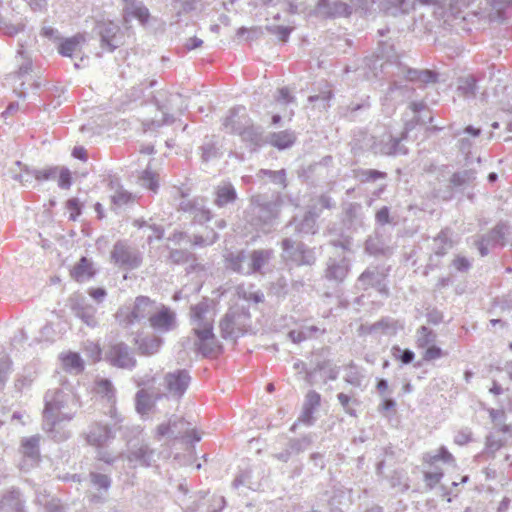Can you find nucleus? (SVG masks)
Returning a JSON list of instances; mask_svg holds the SVG:
<instances>
[{
  "label": "nucleus",
  "mask_w": 512,
  "mask_h": 512,
  "mask_svg": "<svg viewBox=\"0 0 512 512\" xmlns=\"http://www.w3.org/2000/svg\"><path fill=\"white\" fill-rule=\"evenodd\" d=\"M139 181L142 186L148 188L153 192H156L158 189V181L156 179V174H154L148 168L145 171H143L142 175L139 178Z\"/></svg>",
  "instance_id": "8fccbe9b"
},
{
  "label": "nucleus",
  "mask_w": 512,
  "mask_h": 512,
  "mask_svg": "<svg viewBox=\"0 0 512 512\" xmlns=\"http://www.w3.org/2000/svg\"><path fill=\"white\" fill-rule=\"evenodd\" d=\"M72 310L85 324L90 327L96 326V308L94 306L78 301L72 305Z\"/></svg>",
  "instance_id": "393cba45"
},
{
  "label": "nucleus",
  "mask_w": 512,
  "mask_h": 512,
  "mask_svg": "<svg viewBox=\"0 0 512 512\" xmlns=\"http://www.w3.org/2000/svg\"><path fill=\"white\" fill-rule=\"evenodd\" d=\"M11 363L8 358L0 359V390L3 388L10 373Z\"/></svg>",
  "instance_id": "e2e57ef3"
},
{
  "label": "nucleus",
  "mask_w": 512,
  "mask_h": 512,
  "mask_svg": "<svg viewBox=\"0 0 512 512\" xmlns=\"http://www.w3.org/2000/svg\"><path fill=\"white\" fill-rule=\"evenodd\" d=\"M39 443V435L23 438L21 441V453L24 457V464L28 467L36 465L40 460Z\"/></svg>",
  "instance_id": "a211bd4d"
},
{
  "label": "nucleus",
  "mask_w": 512,
  "mask_h": 512,
  "mask_svg": "<svg viewBox=\"0 0 512 512\" xmlns=\"http://www.w3.org/2000/svg\"><path fill=\"white\" fill-rule=\"evenodd\" d=\"M16 58L19 62V68L16 73V77L21 78L22 76L28 74L31 71L32 61L30 57L26 54V51L23 49L22 45L21 48L17 51Z\"/></svg>",
  "instance_id": "37998d69"
},
{
  "label": "nucleus",
  "mask_w": 512,
  "mask_h": 512,
  "mask_svg": "<svg viewBox=\"0 0 512 512\" xmlns=\"http://www.w3.org/2000/svg\"><path fill=\"white\" fill-rule=\"evenodd\" d=\"M353 7L341 0H317L315 6L308 12L310 17L321 20L349 17Z\"/></svg>",
  "instance_id": "423d86ee"
},
{
  "label": "nucleus",
  "mask_w": 512,
  "mask_h": 512,
  "mask_svg": "<svg viewBox=\"0 0 512 512\" xmlns=\"http://www.w3.org/2000/svg\"><path fill=\"white\" fill-rule=\"evenodd\" d=\"M267 30L276 35L279 40L286 42L292 29L284 26H267Z\"/></svg>",
  "instance_id": "680f3d73"
},
{
  "label": "nucleus",
  "mask_w": 512,
  "mask_h": 512,
  "mask_svg": "<svg viewBox=\"0 0 512 512\" xmlns=\"http://www.w3.org/2000/svg\"><path fill=\"white\" fill-rule=\"evenodd\" d=\"M79 407L75 395L67 388L49 390L45 395L43 429L55 441H64L70 432L62 429V422H69Z\"/></svg>",
  "instance_id": "f257e3e1"
},
{
  "label": "nucleus",
  "mask_w": 512,
  "mask_h": 512,
  "mask_svg": "<svg viewBox=\"0 0 512 512\" xmlns=\"http://www.w3.org/2000/svg\"><path fill=\"white\" fill-rule=\"evenodd\" d=\"M385 275L377 267L367 268L358 278V282L363 289L375 287L381 293H387L383 284Z\"/></svg>",
  "instance_id": "aec40b11"
},
{
  "label": "nucleus",
  "mask_w": 512,
  "mask_h": 512,
  "mask_svg": "<svg viewBox=\"0 0 512 512\" xmlns=\"http://www.w3.org/2000/svg\"><path fill=\"white\" fill-rule=\"evenodd\" d=\"M200 151L203 162H208L219 157L220 153L216 147L215 137H206L203 144L200 146Z\"/></svg>",
  "instance_id": "ea45409f"
},
{
  "label": "nucleus",
  "mask_w": 512,
  "mask_h": 512,
  "mask_svg": "<svg viewBox=\"0 0 512 512\" xmlns=\"http://www.w3.org/2000/svg\"><path fill=\"white\" fill-rule=\"evenodd\" d=\"M313 436L311 434L303 436L302 438L290 439L287 443V448L291 455H297L307 450L313 443Z\"/></svg>",
  "instance_id": "58836bf2"
},
{
  "label": "nucleus",
  "mask_w": 512,
  "mask_h": 512,
  "mask_svg": "<svg viewBox=\"0 0 512 512\" xmlns=\"http://www.w3.org/2000/svg\"><path fill=\"white\" fill-rule=\"evenodd\" d=\"M84 37L81 35L74 36L66 39L58 46V52L65 57H72V55L80 50Z\"/></svg>",
  "instance_id": "4c0bfd02"
},
{
  "label": "nucleus",
  "mask_w": 512,
  "mask_h": 512,
  "mask_svg": "<svg viewBox=\"0 0 512 512\" xmlns=\"http://www.w3.org/2000/svg\"><path fill=\"white\" fill-rule=\"evenodd\" d=\"M452 232L446 228L433 239V251L437 256H444L453 247Z\"/></svg>",
  "instance_id": "c85d7f7f"
},
{
  "label": "nucleus",
  "mask_w": 512,
  "mask_h": 512,
  "mask_svg": "<svg viewBox=\"0 0 512 512\" xmlns=\"http://www.w3.org/2000/svg\"><path fill=\"white\" fill-rule=\"evenodd\" d=\"M262 133L261 127L255 126L251 120L239 136L243 142H246L250 146H259L264 142Z\"/></svg>",
  "instance_id": "7c9ffc66"
},
{
  "label": "nucleus",
  "mask_w": 512,
  "mask_h": 512,
  "mask_svg": "<svg viewBox=\"0 0 512 512\" xmlns=\"http://www.w3.org/2000/svg\"><path fill=\"white\" fill-rule=\"evenodd\" d=\"M288 337L293 341L294 343H300L308 338H310L306 328H302L300 330H292L288 333Z\"/></svg>",
  "instance_id": "69168bd1"
},
{
  "label": "nucleus",
  "mask_w": 512,
  "mask_h": 512,
  "mask_svg": "<svg viewBox=\"0 0 512 512\" xmlns=\"http://www.w3.org/2000/svg\"><path fill=\"white\" fill-rule=\"evenodd\" d=\"M214 203L218 207H225L237 199V193L231 183H222L216 188Z\"/></svg>",
  "instance_id": "b1692460"
},
{
  "label": "nucleus",
  "mask_w": 512,
  "mask_h": 512,
  "mask_svg": "<svg viewBox=\"0 0 512 512\" xmlns=\"http://www.w3.org/2000/svg\"><path fill=\"white\" fill-rule=\"evenodd\" d=\"M338 401L340 402L341 406L343 407L344 411L351 415L356 416V411L351 407L350 404L356 405L358 404L357 399H352L350 396L344 393H339L337 395Z\"/></svg>",
  "instance_id": "864d4df0"
},
{
  "label": "nucleus",
  "mask_w": 512,
  "mask_h": 512,
  "mask_svg": "<svg viewBox=\"0 0 512 512\" xmlns=\"http://www.w3.org/2000/svg\"><path fill=\"white\" fill-rule=\"evenodd\" d=\"M387 174L385 172L374 170V169H365L359 172V177L361 181H376L378 179L386 178Z\"/></svg>",
  "instance_id": "5fc2aeb1"
},
{
  "label": "nucleus",
  "mask_w": 512,
  "mask_h": 512,
  "mask_svg": "<svg viewBox=\"0 0 512 512\" xmlns=\"http://www.w3.org/2000/svg\"><path fill=\"white\" fill-rule=\"evenodd\" d=\"M98 451H97V458L100 460V461H103L107 464H112L114 463L117 459L121 458L122 457V453H118V454H115L113 455L111 452L103 449V447H98Z\"/></svg>",
  "instance_id": "052dcab7"
},
{
  "label": "nucleus",
  "mask_w": 512,
  "mask_h": 512,
  "mask_svg": "<svg viewBox=\"0 0 512 512\" xmlns=\"http://www.w3.org/2000/svg\"><path fill=\"white\" fill-rule=\"evenodd\" d=\"M247 253L240 251L238 253H230L226 257V266L234 272L243 275H250L249 265L245 266V262L248 261Z\"/></svg>",
  "instance_id": "cd10ccee"
},
{
  "label": "nucleus",
  "mask_w": 512,
  "mask_h": 512,
  "mask_svg": "<svg viewBox=\"0 0 512 512\" xmlns=\"http://www.w3.org/2000/svg\"><path fill=\"white\" fill-rule=\"evenodd\" d=\"M508 227L504 223L497 224L489 233L477 238L474 245L478 248L481 256H486L489 246L504 245Z\"/></svg>",
  "instance_id": "4468645a"
},
{
  "label": "nucleus",
  "mask_w": 512,
  "mask_h": 512,
  "mask_svg": "<svg viewBox=\"0 0 512 512\" xmlns=\"http://www.w3.org/2000/svg\"><path fill=\"white\" fill-rule=\"evenodd\" d=\"M476 180V172L472 169H465L455 172L450 178V184L456 188H466Z\"/></svg>",
  "instance_id": "f704fd0d"
},
{
  "label": "nucleus",
  "mask_w": 512,
  "mask_h": 512,
  "mask_svg": "<svg viewBox=\"0 0 512 512\" xmlns=\"http://www.w3.org/2000/svg\"><path fill=\"white\" fill-rule=\"evenodd\" d=\"M478 91L477 79L474 75L460 77L457 83V94L465 99H471L476 96Z\"/></svg>",
  "instance_id": "bb28decb"
},
{
  "label": "nucleus",
  "mask_w": 512,
  "mask_h": 512,
  "mask_svg": "<svg viewBox=\"0 0 512 512\" xmlns=\"http://www.w3.org/2000/svg\"><path fill=\"white\" fill-rule=\"evenodd\" d=\"M192 258L193 255L186 250L172 249L169 254V260L173 264L187 263Z\"/></svg>",
  "instance_id": "603ef678"
},
{
  "label": "nucleus",
  "mask_w": 512,
  "mask_h": 512,
  "mask_svg": "<svg viewBox=\"0 0 512 512\" xmlns=\"http://www.w3.org/2000/svg\"><path fill=\"white\" fill-rule=\"evenodd\" d=\"M250 121L244 107H234L223 118L222 127L227 133L239 135Z\"/></svg>",
  "instance_id": "2eb2a0df"
},
{
  "label": "nucleus",
  "mask_w": 512,
  "mask_h": 512,
  "mask_svg": "<svg viewBox=\"0 0 512 512\" xmlns=\"http://www.w3.org/2000/svg\"><path fill=\"white\" fill-rule=\"evenodd\" d=\"M90 481L94 487L103 489L104 491H107L111 486V479L106 474L91 472Z\"/></svg>",
  "instance_id": "09e8293b"
},
{
  "label": "nucleus",
  "mask_w": 512,
  "mask_h": 512,
  "mask_svg": "<svg viewBox=\"0 0 512 512\" xmlns=\"http://www.w3.org/2000/svg\"><path fill=\"white\" fill-rule=\"evenodd\" d=\"M23 504L18 491H11L0 501V512H22Z\"/></svg>",
  "instance_id": "2f4dec72"
},
{
  "label": "nucleus",
  "mask_w": 512,
  "mask_h": 512,
  "mask_svg": "<svg viewBox=\"0 0 512 512\" xmlns=\"http://www.w3.org/2000/svg\"><path fill=\"white\" fill-rule=\"evenodd\" d=\"M282 199L279 193L268 196L267 194H257L251 197V212L253 218L251 224L258 229H264L277 218Z\"/></svg>",
  "instance_id": "7ed1b4c3"
},
{
  "label": "nucleus",
  "mask_w": 512,
  "mask_h": 512,
  "mask_svg": "<svg viewBox=\"0 0 512 512\" xmlns=\"http://www.w3.org/2000/svg\"><path fill=\"white\" fill-rule=\"evenodd\" d=\"M392 350L393 355L403 364H409L414 360V352L409 349L401 350L399 347H393Z\"/></svg>",
  "instance_id": "4d7b16f0"
},
{
  "label": "nucleus",
  "mask_w": 512,
  "mask_h": 512,
  "mask_svg": "<svg viewBox=\"0 0 512 512\" xmlns=\"http://www.w3.org/2000/svg\"><path fill=\"white\" fill-rule=\"evenodd\" d=\"M63 367L66 371L78 374L83 371L84 363L79 354L69 352L61 356Z\"/></svg>",
  "instance_id": "e433bc0d"
},
{
  "label": "nucleus",
  "mask_w": 512,
  "mask_h": 512,
  "mask_svg": "<svg viewBox=\"0 0 512 512\" xmlns=\"http://www.w3.org/2000/svg\"><path fill=\"white\" fill-rule=\"evenodd\" d=\"M282 248L285 257L289 258L297 265H313L316 261L313 250L303 243H295L291 239L285 238L282 241Z\"/></svg>",
  "instance_id": "f8f14e48"
},
{
  "label": "nucleus",
  "mask_w": 512,
  "mask_h": 512,
  "mask_svg": "<svg viewBox=\"0 0 512 512\" xmlns=\"http://www.w3.org/2000/svg\"><path fill=\"white\" fill-rule=\"evenodd\" d=\"M96 31L101 38V46L110 52L123 43L119 26L111 21L97 23Z\"/></svg>",
  "instance_id": "ddd939ff"
},
{
  "label": "nucleus",
  "mask_w": 512,
  "mask_h": 512,
  "mask_svg": "<svg viewBox=\"0 0 512 512\" xmlns=\"http://www.w3.org/2000/svg\"><path fill=\"white\" fill-rule=\"evenodd\" d=\"M443 473L441 471H433L425 473V481L427 486L432 489L441 480Z\"/></svg>",
  "instance_id": "338daca9"
},
{
  "label": "nucleus",
  "mask_w": 512,
  "mask_h": 512,
  "mask_svg": "<svg viewBox=\"0 0 512 512\" xmlns=\"http://www.w3.org/2000/svg\"><path fill=\"white\" fill-rule=\"evenodd\" d=\"M135 401L136 410L142 415L148 413L153 405L150 395L143 389L137 392Z\"/></svg>",
  "instance_id": "c03bdc74"
},
{
  "label": "nucleus",
  "mask_w": 512,
  "mask_h": 512,
  "mask_svg": "<svg viewBox=\"0 0 512 512\" xmlns=\"http://www.w3.org/2000/svg\"><path fill=\"white\" fill-rule=\"evenodd\" d=\"M349 272V260L346 257H341L339 260L330 258L327 262L325 270V277L328 280L335 282H342Z\"/></svg>",
  "instance_id": "412c9836"
},
{
  "label": "nucleus",
  "mask_w": 512,
  "mask_h": 512,
  "mask_svg": "<svg viewBox=\"0 0 512 512\" xmlns=\"http://www.w3.org/2000/svg\"><path fill=\"white\" fill-rule=\"evenodd\" d=\"M111 259L116 265L133 270L141 265L142 254L137 248L128 245L126 242L118 241L111 251Z\"/></svg>",
  "instance_id": "6e6552de"
},
{
  "label": "nucleus",
  "mask_w": 512,
  "mask_h": 512,
  "mask_svg": "<svg viewBox=\"0 0 512 512\" xmlns=\"http://www.w3.org/2000/svg\"><path fill=\"white\" fill-rule=\"evenodd\" d=\"M58 173L57 167H51L43 170H29L28 168H25L24 173L20 174L17 179L21 183L28 182V176H33L36 180L42 181V180H49L56 178Z\"/></svg>",
  "instance_id": "72a5a7b5"
},
{
  "label": "nucleus",
  "mask_w": 512,
  "mask_h": 512,
  "mask_svg": "<svg viewBox=\"0 0 512 512\" xmlns=\"http://www.w3.org/2000/svg\"><path fill=\"white\" fill-rule=\"evenodd\" d=\"M296 230L303 234H314L316 231V215L309 211L303 219L295 226Z\"/></svg>",
  "instance_id": "a19ab883"
},
{
  "label": "nucleus",
  "mask_w": 512,
  "mask_h": 512,
  "mask_svg": "<svg viewBox=\"0 0 512 512\" xmlns=\"http://www.w3.org/2000/svg\"><path fill=\"white\" fill-rule=\"evenodd\" d=\"M294 139V135L288 131L274 133L271 136L272 144L280 149L289 147L294 142Z\"/></svg>",
  "instance_id": "49530a36"
},
{
  "label": "nucleus",
  "mask_w": 512,
  "mask_h": 512,
  "mask_svg": "<svg viewBox=\"0 0 512 512\" xmlns=\"http://www.w3.org/2000/svg\"><path fill=\"white\" fill-rule=\"evenodd\" d=\"M95 274L92 262L86 257H82L71 270V277L77 282H84L92 278Z\"/></svg>",
  "instance_id": "a878e982"
},
{
  "label": "nucleus",
  "mask_w": 512,
  "mask_h": 512,
  "mask_svg": "<svg viewBox=\"0 0 512 512\" xmlns=\"http://www.w3.org/2000/svg\"><path fill=\"white\" fill-rule=\"evenodd\" d=\"M133 200L134 196L130 192H128L127 190L123 189L118 185L114 194L111 195L112 207L114 209L120 208Z\"/></svg>",
  "instance_id": "79ce46f5"
},
{
  "label": "nucleus",
  "mask_w": 512,
  "mask_h": 512,
  "mask_svg": "<svg viewBox=\"0 0 512 512\" xmlns=\"http://www.w3.org/2000/svg\"><path fill=\"white\" fill-rule=\"evenodd\" d=\"M106 358L113 366L122 369L132 370L137 364L133 351L124 342L110 344Z\"/></svg>",
  "instance_id": "9d476101"
},
{
  "label": "nucleus",
  "mask_w": 512,
  "mask_h": 512,
  "mask_svg": "<svg viewBox=\"0 0 512 512\" xmlns=\"http://www.w3.org/2000/svg\"><path fill=\"white\" fill-rule=\"evenodd\" d=\"M154 450L151 449L148 445L142 444L137 449L132 450L127 459L129 462H137L144 466H150L152 462H154Z\"/></svg>",
  "instance_id": "c756f323"
},
{
  "label": "nucleus",
  "mask_w": 512,
  "mask_h": 512,
  "mask_svg": "<svg viewBox=\"0 0 512 512\" xmlns=\"http://www.w3.org/2000/svg\"><path fill=\"white\" fill-rule=\"evenodd\" d=\"M352 3L353 9L355 8L356 12H360L361 14H368L371 12V9L374 5V0H350Z\"/></svg>",
  "instance_id": "6e6d98bb"
},
{
  "label": "nucleus",
  "mask_w": 512,
  "mask_h": 512,
  "mask_svg": "<svg viewBox=\"0 0 512 512\" xmlns=\"http://www.w3.org/2000/svg\"><path fill=\"white\" fill-rule=\"evenodd\" d=\"M320 394L316 391H309L305 397L303 406L309 409L316 410L320 405Z\"/></svg>",
  "instance_id": "bf43d9fd"
},
{
  "label": "nucleus",
  "mask_w": 512,
  "mask_h": 512,
  "mask_svg": "<svg viewBox=\"0 0 512 512\" xmlns=\"http://www.w3.org/2000/svg\"><path fill=\"white\" fill-rule=\"evenodd\" d=\"M97 393L102 395V397L110 404L109 414L111 418L115 420V424L120 422V418L118 417L116 408L114 407L115 389L112 383L107 379H101L97 382Z\"/></svg>",
  "instance_id": "5701e85b"
},
{
  "label": "nucleus",
  "mask_w": 512,
  "mask_h": 512,
  "mask_svg": "<svg viewBox=\"0 0 512 512\" xmlns=\"http://www.w3.org/2000/svg\"><path fill=\"white\" fill-rule=\"evenodd\" d=\"M403 324L398 320H394L392 318H382L381 320L375 322L371 325L370 331L376 332L381 331L387 335H395L399 330L403 329Z\"/></svg>",
  "instance_id": "473e14b6"
},
{
  "label": "nucleus",
  "mask_w": 512,
  "mask_h": 512,
  "mask_svg": "<svg viewBox=\"0 0 512 512\" xmlns=\"http://www.w3.org/2000/svg\"><path fill=\"white\" fill-rule=\"evenodd\" d=\"M316 370L323 371L329 380H335L339 373L338 367L329 360L317 363Z\"/></svg>",
  "instance_id": "3c124183"
},
{
  "label": "nucleus",
  "mask_w": 512,
  "mask_h": 512,
  "mask_svg": "<svg viewBox=\"0 0 512 512\" xmlns=\"http://www.w3.org/2000/svg\"><path fill=\"white\" fill-rule=\"evenodd\" d=\"M443 355H444V353L441 348L432 345L426 349L423 357L425 360L431 361V360L438 359V358L442 357Z\"/></svg>",
  "instance_id": "774afa93"
},
{
  "label": "nucleus",
  "mask_w": 512,
  "mask_h": 512,
  "mask_svg": "<svg viewBox=\"0 0 512 512\" xmlns=\"http://www.w3.org/2000/svg\"><path fill=\"white\" fill-rule=\"evenodd\" d=\"M155 104L161 111L163 118L161 124H170L174 121L175 112L183 113L187 108L184 97L179 93H168L167 91H158L154 96Z\"/></svg>",
  "instance_id": "39448f33"
},
{
  "label": "nucleus",
  "mask_w": 512,
  "mask_h": 512,
  "mask_svg": "<svg viewBox=\"0 0 512 512\" xmlns=\"http://www.w3.org/2000/svg\"><path fill=\"white\" fill-rule=\"evenodd\" d=\"M367 146L374 154L394 156L406 154L407 149L389 132L380 135H372L368 139Z\"/></svg>",
  "instance_id": "0eeeda50"
},
{
  "label": "nucleus",
  "mask_w": 512,
  "mask_h": 512,
  "mask_svg": "<svg viewBox=\"0 0 512 512\" xmlns=\"http://www.w3.org/2000/svg\"><path fill=\"white\" fill-rule=\"evenodd\" d=\"M123 1V19L126 23L132 19H137L141 23L147 22L149 11L145 5L138 0H122Z\"/></svg>",
  "instance_id": "6ab92c4d"
},
{
  "label": "nucleus",
  "mask_w": 512,
  "mask_h": 512,
  "mask_svg": "<svg viewBox=\"0 0 512 512\" xmlns=\"http://www.w3.org/2000/svg\"><path fill=\"white\" fill-rule=\"evenodd\" d=\"M59 171L58 185L63 189H68L71 186V173L67 168H61Z\"/></svg>",
  "instance_id": "0e129e2a"
},
{
  "label": "nucleus",
  "mask_w": 512,
  "mask_h": 512,
  "mask_svg": "<svg viewBox=\"0 0 512 512\" xmlns=\"http://www.w3.org/2000/svg\"><path fill=\"white\" fill-rule=\"evenodd\" d=\"M112 438L111 428L99 422L91 424L86 434L87 442L96 447H103Z\"/></svg>",
  "instance_id": "f3484780"
},
{
  "label": "nucleus",
  "mask_w": 512,
  "mask_h": 512,
  "mask_svg": "<svg viewBox=\"0 0 512 512\" xmlns=\"http://www.w3.org/2000/svg\"><path fill=\"white\" fill-rule=\"evenodd\" d=\"M259 178L268 177L270 181L280 185L282 188L286 187V173L285 170L271 171V170H260L258 173Z\"/></svg>",
  "instance_id": "de8ad7c7"
},
{
  "label": "nucleus",
  "mask_w": 512,
  "mask_h": 512,
  "mask_svg": "<svg viewBox=\"0 0 512 512\" xmlns=\"http://www.w3.org/2000/svg\"><path fill=\"white\" fill-rule=\"evenodd\" d=\"M247 256L250 275L255 273L264 275L265 268L274 257V251L272 249H258L253 250Z\"/></svg>",
  "instance_id": "dca6fc26"
},
{
  "label": "nucleus",
  "mask_w": 512,
  "mask_h": 512,
  "mask_svg": "<svg viewBox=\"0 0 512 512\" xmlns=\"http://www.w3.org/2000/svg\"><path fill=\"white\" fill-rule=\"evenodd\" d=\"M148 323L156 332L167 333L177 327L176 313L170 307L158 303Z\"/></svg>",
  "instance_id": "9b49d317"
},
{
  "label": "nucleus",
  "mask_w": 512,
  "mask_h": 512,
  "mask_svg": "<svg viewBox=\"0 0 512 512\" xmlns=\"http://www.w3.org/2000/svg\"><path fill=\"white\" fill-rule=\"evenodd\" d=\"M158 302L147 296H138L131 308H120L115 317L118 323L124 328H128L142 320L149 322L153 312L157 309Z\"/></svg>",
  "instance_id": "20e7f679"
},
{
  "label": "nucleus",
  "mask_w": 512,
  "mask_h": 512,
  "mask_svg": "<svg viewBox=\"0 0 512 512\" xmlns=\"http://www.w3.org/2000/svg\"><path fill=\"white\" fill-rule=\"evenodd\" d=\"M192 330L197 337V351L205 357L215 356L221 351V345L213 333L215 312L208 300H203L191 307Z\"/></svg>",
  "instance_id": "f03ea898"
},
{
  "label": "nucleus",
  "mask_w": 512,
  "mask_h": 512,
  "mask_svg": "<svg viewBox=\"0 0 512 512\" xmlns=\"http://www.w3.org/2000/svg\"><path fill=\"white\" fill-rule=\"evenodd\" d=\"M134 344L140 355L152 356L160 350L163 339L157 335H146L144 337H136Z\"/></svg>",
  "instance_id": "4be33fe9"
},
{
  "label": "nucleus",
  "mask_w": 512,
  "mask_h": 512,
  "mask_svg": "<svg viewBox=\"0 0 512 512\" xmlns=\"http://www.w3.org/2000/svg\"><path fill=\"white\" fill-rule=\"evenodd\" d=\"M417 345L420 348H424L436 341V334L426 326H421L417 330Z\"/></svg>",
  "instance_id": "a18cd8bd"
},
{
  "label": "nucleus",
  "mask_w": 512,
  "mask_h": 512,
  "mask_svg": "<svg viewBox=\"0 0 512 512\" xmlns=\"http://www.w3.org/2000/svg\"><path fill=\"white\" fill-rule=\"evenodd\" d=\"M191 375L186 369H176L165 374L163 385L168 394L179 400L187 391L191 383Z\"/></svg>",
  "instance_id": "1a4fd4ad"
},
{
  "label": "nucleus",
  "mask_w": 512,
  "mask_h": 512,
  "mask_svg": "<svg viewBox=\"0 0 512 512\" xmlns=\"http://www.w3.org/2000/svg\"><path fill=\"white\" fill-rule=\"evenodd\" d=\"M239 314L236 311L229 310L220 321V331L223 338L236 336V320Z\"/></svg>",
  "instance_id": "c9c22d12"
},
{
  "label": "nucleus",
  "mask_w": 512,
  "mask_h": 512,
  "mask_svg": "<svg viewBox=\"0 0 512 512\" xmlns=\"http://www.w3.org/2000/svg\"><path fill=\"white\" fill-rule=\"evenodd\" d=\"M511 0H488V3L492 7V10L494 13H490L489 17L490 19H494L496 17H500L501 13L506 7V4L509 3Z\"/></svg>",
  "instance_id": "13d9d810"
}]
</instances>
